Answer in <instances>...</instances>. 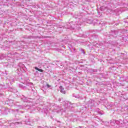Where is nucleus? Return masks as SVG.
<instances>
[{
  "instance_id": "f257e3e1",
  "label": "nucleus",
  "mask_w": 128,
  "mask_h": 128,
  "mask_svg": "<svg viewBox=\"0 0 128 128\" xmlns=\"http://www.w3.org/2000/svg\"><path fill=\"white\" fill-rule=\"evenodd\" d=\"M34 68L36 70H38V72H44V70L40 69L38 68V67H34Z\"/></svg>"
},
{
  "instance_id": "f03ea898",
  "label": "nucleus",
  "mask_w": 128,
  "mask_h": 128,
  "mask_svg": "<svg viewBox=\"0 0 128 128\" xmlns=\"http://www.w3.org/2000/svg\"><path fill=\"white\" fill-rule=\"evenodd\" d=\"M60 88L62 92H63V94H66V92L64 91V88H62V86H60Z\"/></svg>"
},
{
  "instance_id": "7ed1b4c3",
  "label": "nucleus",
  "mask_w": 128,
  "mask_h": 128,
  "mask_svg": "<svg viewBox=\"0 0 128 128\" xmlns=\"http://www.w3.org/2000/svg\"><path fill=\"white\" fill-rule=\"evenodd\" d=\"M48 86H50L48 84H47Z\"/></svg>"
}]
</instances>
